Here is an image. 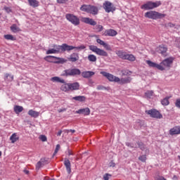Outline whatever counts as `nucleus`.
I'll return each instance as SVG.
<instances>
[{"label":"nucleus","mask_w":180,"mask_h":180,"mask_svg":"<svg viewBox=\"0 0 180 180\" xmlns=\"http://www.w3.org/2000/svg\"><path fill=\"white\" fill-rule=\"evenodd\" d=\"M65 18L68 22H70L72 25H74V26H78L79 25L80 21L79 18L77 17V15H74V14L68 13L65 15Z\"/></svg>","instance_id":"6e6552de"},{"label":"nucleus","mask_w":180,"mask_h":180,"mask_svg":"<svg viewBox=\"0 0 180 180\" xmlns=\"http://www.w3.org/2000/svg\"><path fill=\"white\" fill-rule=\"evenodd\" d=\"M4 37L6 40H11V41H15V40H16V37H13L12 34H5Z\"/></svg>","instance_id":"e433bc0d"},{"label":"nucleus","mask_w":180,"mask_h":180,"mask_svg":"<svg viewBox=\"0 0 180 180\" xmlns=\"http://www.w3.org/2000/svg\"><path fill=\"white\" fill-rule=\"evenodd\" d=\"M69 89H70V91H78V89H79V82L69 83Z\"/></svg>","instance_id":"a211bd4d"},{"label":"nucleus","mask_w":180,"mask_h":180,"mask_svg":"<svg viewBox=\"0 0 180 180\" xmlns=\"http://www.w3.org/2000/svg\"><path fill=\"white\" fill-rule=\"evenodd\" d=\"M124 60H128V61H131V62L136 61V56H134V55L133 54L127 53Z\"/></svg>","instance_id":"72a5a7b5"},{"label":"nucleus","mask_w":180,"mask_h":180,"mask_svg":"<svg viewBox=\"0 0 180 180\" xmlns=\"http://www.w3.org/2000/svg\"><path fill=\"white\" fill-rule=\"evenodd\" d=\"M116 165L115 163H111L110 167H115Z\"/></svg>","instance_id":"0e129e2a"},{"label":"nucleus","mask_w":180,"mask_h":180,"mask_svg":"<svg viewBox=\"0 0 180 180\" xmlns=\"http://www.w3.org/2000/svg\"><path fill=\"white\" fill-rule=\"evenodd\" d=\"M68 155H74V153H72V151H71L70 150L68 151Z\"/></svg>","instance_id":"4d7b16f0"},{"label":"nucleus","mask_w":180,"mask_h":180,"mask_svg":"<svg viewBox=\"0 0 180 180\" xmlns=\"http://www.w3.org/2000/svg\"><path fill=\"white\" fill-rule=\"evenodd\" d=\"M62 84L60 91H63V92H70V83H67L65 80V82Z\"/></svg>","instance_id":"6ab92c4d"},{"label":"nucleus","mask_w":180,"mask_h":180,"mask_svg":"<svg viewBox=\"0 0 180 180\" xmlns=\"http://www.w3.org/2000/svg\"><path fill=\"white\" fill-rule=\"evenodd\" d=\"M28 115L29 116H31V117H39L40 112H37V111H34L33 110H30L28 111Z\"/></svg>","instance_id":"bb28decb"},{"label":"nucleus","mask_w":180,"mask_h":180,"mask_svg":"<svg viewBox=\"0 0 180 180\" xmlns=\"http://www.w3.org/2000/svg\"><path fill=\"white\" fill-rule=\"evenodd\" d=\"M75 75H81V70L79 69H68L64 70L61 74V77H75Z\"/></svg>","instance_id":"7ed1b4c3"},{"label":"nucleus","mask_w":180,"mask_h":180,"mask_svg":"<svg viewBox=\"0 0 180 180\" xmlns=\"http://www.w3.org/2000/svg\"><path fill=\"white\" fill-rule=\"evenodd\" d=\"M51 81H52V82H60V84L65 82L64 79H61L57 76L51 77Z\"/></svg>","instance_id":"7c9ffc66"},{"label":"nucleus","mask_w":180,"mask_h":180,"mask_svg":"<svg viewBox=\"0 0 180 180\" xmlns=\"http://www.w3.org/2000/svg\"><path fill=\"white\" fill-rule=\"evenodd\" d=\"M10 140L11 141V143H16V141H18V140H19V136H18V135L16 134H13L11 137H10Z\"/></svg>","instance_id":"c9c22d12"},{"label":"nucleus","mask_w":180,"mask_h":180,"mask_svg":"<svg viewBox=\"0 0 180 180\" xmlns=\"http://www.w3.org/2000/svg\"><path fill=\"white\" fill-rule=\"evenodd\" d=\"M117 82L121 84H130V82H131V78L130 77L122 78V79H120V81Z\"/></svg>","instance_id":"393cba45"},{"label":"nucleus","mask_w":180,"mask_h":180,"mask_svg":"<svg viewBox=\"0 0 180 180\" xmlns=\"http://www.w3.org/2000/svg\"><path fill=\"white\" fill-rule=\"evenodd\" d=\"M95 73L92 71H84L82 72V77L83 78H91V77H94Z\"/></svg>","instance_id":"412c9836"},{"label":"nucleus","mask_w":180,"mask_h":180,"mask_svg":"<svg viewBox=\"0 0 180 180\" xmlns=\"http://www.w3.org/2000/svg\"><path fill=\"white\" fill-rule=\"evenodd\" d=\"M137 145L140 148V150H141L142 151H144L146 150V153H150V150L147 149V148L146 147V145H144L143 142L138 141Z\"/></svg>","instance_id":"c756f323"},{"label":"nucleus","mask_w":180,"mask_h":180,"mask_svg":"<svg viewBox=\"0 0 180 180\" xmlns=\"http://www.w3.org/2000/svg\"><path fill=\"white\" fill-rule=\"evenodd\" d=\"M59 150H60V144H58V145H56V148L53 153V157H54L57 154V153H58Z\"/></svg>","instance_id":"09e8293b"},{"label":"nucleus","mask_w":180,"mask_h":180,"mask_svg":"<svg viewBox=\"0 0 180 180\" xmlns=\"http://www.w3.org/2000/svg\"><path fill=\"white\" fill-rule=\"evenodd\" d=\"M46 164H47V160H46V159H41L36 165L37 171H39L40 168L44 167Z\"/></svg>","instance_id":"f3484780"},{"label":"nucleus","mask_w":180,"mask_h":180,"mask_svg":"<svg viewBox=\"0 0 180 180\" xmlns=\"http://www.w3.org/2000/svg\"><path fill=\"white\" fill-rule=\"evenodd\" d=\"M69 131H71V133H75V129H70Z\"/></svg>","instance_id":"680f3d73"},{"label":"nucleus","mask_w":180,"mask_h":180,"mask_svg":"<svg viewBox=\"0 0 180 180\" xmlns=\"http://www.w3.org/2000/svg\"><path fill=\"white\" fill-rule=\"evenodd\" d=\"M58 58L56 56H47L44 58L45 61H47L48 63H57V61H56V59H57Z\"/></svg>","instance_id":"b1692460"},{"label":"nucleus","mask_w":180,"mask_h":180,"mask_svg":"<svg viewBox=\"0 0 180 180\" xmlns=\"http://www.w3.org/2000/svg\"><path fill=\"white\" fill-rule=\"evenodd\" d=\"M82 22L86 25H91V26H96V21L94 20L92 18L84 17L82 18Z\"/></svg>","instance_id":"f8f14e48"},{"label":"nucleus","mask_w":180,"mask_h":180,"mask_svg":"<svg viewBox=\"0 0 180 180\" xmlns=\"http://www.w3.org/2000/svg\"><path fill=\"white\" fill-rule=\"evenodd\" d=\"M5 81H13V75H9V73H6L4 76Z\"/></svg>","instance_id":"ea45409f"},{"label":"nucleus","mask_w":180,"mask_h":180,"mask_svg":"<svg viewBox=\"0 0 180 180\" xmlns=\"http://www.w3.org/2000/svg\"><path fill=\"white\" fill-rule=\"evenodd\" d=\"M161 103L163 106H168L169 105V97H166L161 101Z\"/></svg>","instance_id":"4c0bfd02"},{"label":"nucleus","mask_w":180,"mask_h":180,"mask_svg":"<svg viewBox=\"0 0 180 180\" xmlns=\"http://www.w3.org/2000/svg\"><path fill=\"white\" fill-rule=\"evenodd\" d=\"M46 54H57L54 49H51L46 51Z\"/></svg>","instance_id":"49530a36"},{"label":"nucleus","mask_w":180,"mask_h":180,"mask_svg":"<svg viewBox=\"0 0 180 180\" xmlns=\"http://www.w3.org/2000/svg\"><path fill=\"white\" fill-rule=\"evenodd\" d=\"M4 10L6 12V13H11L12 12V8L8 6H4Z\"/></svg>","instance_id":"de8ad7c7"},{"label":"nucleus","mask_w":180,"mask_h":180,"mask_svg":"<svg viewBox=\"0 0 180 180\" xmlns=\"http://www.w3.org/2000/svg\"><path fill=\"white\" fill-rule=\"evenodd\" d=\"M89 50L91 51H93V53H95L97 56H101V57H108L109 55L108 54V52H106L103 49H101L98 48V46L95 45H90L89 46Z\"/></svg>","instance_id":"20e7f679"},{"label":"nucleus","mask_w":180,"mask_h":180,"mask_svg":"<svg viewBox=\"0 0 180 180\" xmlns=\"http://www.w3.org/2000/svg\"><path fill=\"white\" fill-rule=\"evenodd\" d=\"M40 140L42 141H47V137L45 135H41L39 136Z\"/></svg>","instance_id":"603ef678"},{"label":"nucleus","mask_w":180,"mask_h":180,"mask_svg":"<svg viewBox=\"0 0 180 180\" xmlns=\"http://www.w3.org/2000/svg\"><path fill=\"white\" fill-rule=\"evenodd\" d=\"M13 110L16 115H19V113L23 112V108L20 105H15Z\"/></svg>","instance_id":"2f4dec72"},{"label":"nucleus","mask_w":180,"mask_h":180,"mask_svg":"<svg viewBox=\"0 0 180 180\" xmlns=\"http://www.w3.org/2000/svg\"><path fill=\"white\" fill-rule=\"evenodd\" d=\"M167 26H169V27H175V25L172 24V22H169Z\"/></svg>","instance_id":"6e6d98bb"},{"label":"nucleus","mask_w":180,"mask_h":180,"mask_svg":"<svg viewBox=\"0 0 180 180\" xmlns=\"http://www.w3.org/2000/svg\"><path fill=\"white\" fill-rule=\"evenodd\" d=\"M100 74L107 78L110 82H119L120 78L106 72H101Z\"/></svg>","instance_id":"1a4fd4ad"},{"label":"nucleus","mask_w":180,"mask_h":180,"mask_svg":"<svg viewBox=\"0 0 180 180\" xmlns=\"http://www.w3.org/2000/svg\"><path fill=\"white\" fill-rule=\"evenodd\" d=\"M103 6L107 13L115 12V11H116V8H115V6H113V4L110 1L104 2Z\"/></svg>","instance_id":"9b49d317"},{"label":"nucleus","mask_w":180,"mask_h":180,"mask_svg":"<svg viewBox=\"0 0 180 180\" xmlns=\"http://www.w3.org/2000/svg\"><path fill=\"white\" fill-rule=\"evenodd\" d=\"M68 2V0H57L58 4H67Z\"/></svg>","instance_id":"864d4df0"},{"label":"nucleus","mask_w":180,"mask_h":180,"mask_svg":"<svg viewBox=\"0 0 180 180\" xmlns=\"http://www.w3.org/2000/svg\"><path fill=\"white\" fill-rule=\"evenodd\" d=\"M161 6V1H148L145 4L141 6V9H146V11H151V9H154V8H158V6Z\"/></svg>","instance_id":"423d86ee"},{"label":"nucleus","mask_w":180,"mask_h":180,"mask_svg":"<svg viewBox=\"0 0 180 180\" xmlns=\"http://www.w3.org/2000/svg\"><path fill=\"white\" fill-rule=\"evenodd\" d=\"M80 11L82 12H86V13H91V15H98V7L92 5L84 4L80 7Z\"/></svg>","instance_id":"f257e3e1"},{"label":"nucleus","mask_w":180,"mask_h":180,"mask_svg":"<svg viewBox=\"0 0 180 180\" xmlns=\"http://www.w3.org/2000/svg\"><path fill=\"white\" fill-rule=\"evenodd\" d=\"M68 60L71 63H75L79 60V55H78L77 53H73L70 56L69 58H68Z\"/></svg>","instance_id":"dca6fc26"},{"label":"nucleus","mask_w":180,"mask_h":180,"mask_svg":"<svg viewBox=\"0 0 180 180\" xmlns=\"http://www.w3.org/2000/svg\"><path fill=\"white\" fill-rule=\"evenodd\" d=\"M166 15L164 13H160L157 11H148L145 13V18H148V19H153V20H157V19H162V18H165Z\"/></svg>","instance_id":"f03ea898"},{"label":"nucleus","mask_w":180,"mask_h":180,"mask_svg":"<svg viewBox=\"0 0 180 180\" xmlns=\"http://www.w3.org/2000/svg\"><path fill=\"white\" fill-rule=\"evenodd\" d=\"M97 89L98 91H103V90L109 91V87H105L104 86L98 85L97 86Z\"/></svg>","instance_id":"c03bdc74"},{"label":"nucleus","mask_w":180,"mask_h":180,"mask_svg":"<svg viewBox=\"0 0 180 180\" xmlns=\"http://www.w3.org/2000/svg\"><path fill=\"white\" fill-rule=\"evenodd\" d=\"M89 84H94V82L92 81V79H90V80L89 81Z\"/></svg>","instance_id":"e2e57ef3"},{"label":"nucleus","mask_w":180,"mask_h":180,"mask_svg":"<svg viewBox=\"0 0 180 180\" xmlns=\"http://www.w3.org/2000/svg\"><path fill=\"white\" fill-rule=\"evenodd\" d=\"M73 101H77L78 102H85L86 97L85 96H77L72 98Z\"/></svg>","instance_id":"c85d7f7f"},{"label":"nucleus","mask_w":180,"mask_h":180,"mask_svg":"<svg viewBox=\"0 0 180 180\" xmlns=\"http://www.w3.org/2000/svg\"><path fill=\"white\" fill-rule=\"evenodd\" d=\"M156 180H167L165 178H164V176H158L157 178H156Z\"/></svg>","instance_id":"5fc2aeb1"},{"label":"nucleus","mask_w":180,"mask_h":180,"mask_svg":"<svg viewBox=\"0 0 180 180\" xmlns=\"http://www.w3.org/2000/svg\"><path fill=\"white\" fill-rule=\"evenodd\" d=\"M175 106L180 109V98L176 100Z\"/></svg>","instance_id":"3c124183"},{"label":"nucleus","mask_w":180,"mask_h":180,"mask_svg":"<svg viewBox=\"0 0 180 180\" xmlns=\"http://www.w3.org/2000/svg\"><path fill=\"white\" fill-rule=\"evenodd\" d=\"M146 64L149 65V67H151L152 68H157L158 70H164L160 64H157L151 60H146Z\"/></svg>","instance_id":"2eb2a0df"},{"label":"nucleus","mask_w":180,"mask_h":180,"mask_svg":"<svg viewBox=\"0 0 180 180\" xmlns=\"http://www.w3.org/2000/svg\"><path fill=\"white\" fill-rule=\"evenodd\" d=\"M24 172L26 175L29 174V170H24Z\"/></svg>","instance_id":"052dcab7"},{"label":"nucleus","mask_w":180,"mask_h":180,"mask_svg":"<svg viewBox=\"0 0 180 180\" xmlns=\"http://www.w3.org/2000/svg\"><path fill=\"white\" fill-rule=\"evenodd\" d=\"M2 155V152L0 151V157Z\"/></svg>","instance_id":"338daca9"},{"label":"nucleus","mask_w":180,"mask_h":180,"mask_svg":"<svg viewBox=\"0 0 180 180\" xmlns=\"http://www.w3.org/2000/svg\"><path fill=\"white\" fill-rule=\"evenodd\" d=\"M146 113H147V115H149L150 117H153L154 119H162V114H160L159 111L155 109L146 110Z\"/></svg>","instance_id":"9d476101"},{"label":"nucleus","mask_w":180,"mask_h":180,"mask_svg":"<svg viewBox=\"0 0 180 180\" xmlns=\"http://www.w3.org/2000/svg\"><path fill=\"white\" fill-rule=\"evenodd\" d=\"M139 161H141L142 162H146V160H147V157L146 156V155H143L139 157Z\"/></svg>","instance_id":"a18cd8bd"},{"label":"nucleus","mask_w":180,"mask_h":180,"mask_svg":"<svg viewBox=\"0 0 180 180\" xmlns=\"http://www.w3.org/2000/svg\"><path fill=\"white\" fill-rule=\"evenodd\" d=\"M159 51L162 56H165V53L168 51V48L165 45H160L159 46Z\"/></svg>","instance_id":"a878e982"},{"label":"nucleus","mask_w":180,"mask_h":180,"mask_svg":"<svg viewBox=\"0 0 180 180\" xmlns=\"http://www.w3.org/2000/svg\"><path fill=\"white\" fill-rule=\"evenodd\" d=\"M88 60L91 63H96V61L97 60L96 56H95L94 54H90V55L88 56Z\"/></svg>","instance_id":"58836bf2"},{"label":"nucleus","mask_w":180,"mask_h":180,"mask_svg":"<svg viewBox=\"0 0 180 180\" xmlns=\"http://www.w3.org/2000/svg\"><path fill=\"white\" fill-rule=\"evenodd\" d=\"M63 164L66 168L68 174H71V162H70V160L67 158L65 159Z\"/></svg>","instance_id":"aec40b11"},{"label":"nucleus","mask_w":180,"mask_h":180,"mask_svg":"<svg viewBox=\"0 0 180 180\" xmlns=\"http://www.w3.org/2000/svg\"><path fill=\"white\" fill-rule=\"evenodd\" d=\"M53 50H55V52L57 53H60V51L61 50V46L60 45H53Z\"/></svg>","instance_id":"37998d69"},{"label":"nucleus","mask_w":180,"mask_h":180,"mask_svg":"<svg viewBox=\"0 0 180 180\" xmlns=\"http://www.w3.org/2000/svg\"><path fill=\"white\" fill-rule=\"evenodd\" d=\"M11 32L13 33H18V32H20V28L16 25V24H13L11 27H10Z\"/></svg>","instance_id":"f704fd0d"},{"label":"nucleus","mask_w":180,"mask_h":180,"mask_svg":"<svg viewBox=\"0 0 180 180\" xmlns=\"http://www.w3.org/2000/svg\"><path fill=\"white\" fill-rule=\"evenodd\" d=\"M104 34L105 36H110L112 37H113L114 36H116V34H117V32H116V30H107L105 31Z\"/></svg>","instance_id":"4be33fe9"},{"label":"nucleus","mask_w":180,"mask_h":180,"mask_svg":"<svg viewBox=\"0 0 180 180\" xmlns=\"http://www.w3.org/2000/svg\"><path fill=\"white\" fill-rule=\"evenodd\" d=\"M173 63H174V58L172 57H169L165 59L159 64V65H160V67H162L163 68V69H160V71H164V70H165L166 68H169V67L172 65Z\"/></svg>","instance_id":"0eeeda50"},{"label":"nucleus","mask_w":180,"mask_h":180,"mask_svg":"<svg viewBox=\"0 0 180 180\" xmlns=\"http://www.w3.org/2000/svg\"><path fill=\"white\" fill-rule=\"evenodd\" d=\"M169 134L171 136H174L175 134H180V127H174V128L169 130Z\"/></svg>","instance_id":"5701e85b"},{"label":"nucleus","mask_w":180,"mask_h":180,"mask_svg":"<svg viewBox=\"0 0 180 180\" xmlns=\"http://www.w3.org/2000/svg\"><path fill=\"white\" fill-rule=\"evenodd\" d=\"M62 133H63V131L60 130V131L58 132L57 136H61V134H62Z\"/></svg>","instance_id":"13d9d810"},{"label":"nucleus","mask_w":180,"mask_h":180,"mask_svg":"<svg viewBox=\"0 0 180 180\" xmlns=\"http://www.w3.org/2000/svg\"><path fill=\"white\" fill-rule=\"evenodd\" d=\"M116 54L120 57V58H122V60H125L126 56L127 55L126 52H123L122 51H118Z\"/></svg>","instance_id":"473e14b6"},{"label":"nucleus","mask_w":180,"mask_h":180,"mask_svg":"<svg viewBox=\"0 0 180 180\" xmlns=\"http://www.w3.org/2000/svg\"><path fill=\"white\" fill-rule=\"evenodd\" d=\"M58 112H64V110H59Z\"/></svg>","instance_id":"69168bd1"},{"label":"nucleus","mask_w":180,"mask_h":180,"mask_svg":"<svg viewBox=\"0 0 180 180\" xmlns=\"http://www.w3.org/2000/svg\"><path fill=\"white\" fill-rule=\"evenodd\" d=\"M126 146H127V147H130L131 148H133V146H131V145L129 143H127Z\"/></svg>","instance_id":"bf43d9fd"},{"label":"nucleus","mask_w":180,"mask_h":180,"mask_svg":"<svg viewBox=\"0 0 180 180\" xmlns=\"http://www.w3.org/2000/svg\"><path fill=\"white\" fill-rule=\"evenodd\" d=\"M86 46L81 45L79 46H70L67 44H63L61 45V51H71L72 50H85Z\"/></svg>","instance_id":"39448f33"},{"label":"nucleus","mask_w":180,"mask_h":180,"mask_svg":"<svg viewBox=\"0 0 180 180\" xmlns=\"http://www.w3.org/2000/svg\"><path fill=\"white\" fill-rule=\"evenodd\" d=\"M96 41L98 44H100V46H103L104 49H105V50H108V51H112V48L110 47V45L106 44L105 41H103L102 39H97Z\"/></svg>","instance_id":"4468645a"},{"label":"nucleus","mask_w":180,"mask_h":180,"mask_svg":"<svg viewBox=\"0 0 180 180\" xmlns=\"http://www.w3.org/2000/svg\"><path fill=\"white\" fill-rule=\"evenodd\" d=\"M30 6H32V8H37L39 6V1L37 0H27Z\"/></svg>","instance_id":"cd10ccee"},{"label":"nucleus","mask_w":180,"mask_h":180,"mask_svg":"<svg viewBox=\"0 0 180 180\" xmlns=\"http://www.w3.org/2000/svg\"><path fill=\"white\" fill-rule=\"evenodd\" d=\"M76 113H78V115H84V116H89V115H91V110L89 108H81L76 111Z\"/></svg>","instance_id":"ddd939ff"},{"label":"nucleus","mask_w":180,"mask_h":180,"mask_svg":"<svg viewBox=\"0 0 180 180\" xmlns=\"http://www.w3.org/2000/svg\"><path fill=\"white\" fill-rule=\"evenodd\" d=\"M154 96V91H147L145 93L146 98H148L149 99H151L153 96Z\"/></svg>","instance_id":"a19ab883"},{"label":"nucleus","mask_w":180,"mask_h":180,"mask_svg":"<svg viewBox=\"0 0 180 180\" xmlns=\"http://www.w3.org/2000/svg\"><path fill=\"white\" fill-rule=\"evenodd\" d=\"M112 176V174H109L108 173L105 174L103 176L104 180H109V177Z\"/></svg>","instance_id":"8fccbe9b"},{"label":"nucleus","mask_w":180,"mask_h":180,"mask_svg":"<svg viewBox=\"0 0 180 180\" xmlns=\"http://www.w3.org/2000/svg\"><path fill=\"white\" fill-rule=\"evenodd\" d=\"M94 30L97 32L99 33L101 32H102V30H103V26L98 25H96L94 27Z\"/></svg>","instance_id":"79ce46f5"}]
</instances>
